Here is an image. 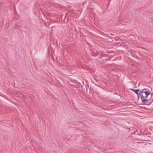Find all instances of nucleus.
<instances>
[{"label":"nucleus","instance_id":"nucleus-1","mask_svg":"<svg viewBox=\"0 0 153 153\" xmlns=\"http://www.w3.org/2000/svg\"><path fill=\"white\" fill-rule=\"evenodd\" d=\"M139 92L141 95V99L143 104H146L150 102L148 105H150L153 102V93H151L149 89L147 88L142 89Z\"/></svg>","mask_w":153,"mask_h":153},{"label":"nucleus","instance_id":"nucleus-2","mask_svg":"<svg viewBox=\"0 0 153 153\" xmlns=\"http://www.w3.org/2000/svg\"><path fill=\"white\" fill-rule=\"evenodd\" d=\"M130 90H132L134 91L137 94H138L139 93V91L140 90V89H134L132 88H130Z\"/></svg>","mask_w":153,"mask_h":153},{"label":"nucleus","instance_id":"nucleus-3","mask_svg":"<svg viewBox=\"0 0 153 153\" xmlns=\"http://www.w3.org/2000/svg\"><path fill=\"white\" fill-rule=\"evenodd\" d=\"M137 99L138 100H140V97H141V94L139 92V93L138 94H137Z\"/></svg>","mask_w":153,"mask_h":153},{"label":"nucleus","instance_id":"nucleus-4","mask_svg":"<svg viewBox=\"0 0 153 153\" xmlns=\"http://www.w3.org/2000/svg\"><path fill=\"white\" fill-rule=\"evenodd\" d=\"M150 19H151V21H150V22H151L152 24L153 25V17L151 18Z\"/></svg>","mask_w":153,"mask_h":153},{"label":"nucleus","instance_id":"nucleus-5","mask_svg":"<svg viewBox=\"0 0 153 153\" xmlns=\"http://www.w3.org/2000/svg\"><path fill=\"white\" fill-rule=\"evenodd\" d=\"M97 55H94V56H94V57H96V56H97Z\"/></svg>","mask_w":153,"mask_h":153},{"label":"nucleus","instance_id":"nucleus-6","mask_svg":"<svg viewBox=\"0 0 153 153\" xmlns=\"http://www.w3.org/2000/svg\"><path fill=\"white\" fill-rule=\"evenodd\" d=\"M48 53H49V54H50V52L49 51L48 52Z\"/></svg>","mask_w":153,"mask_h":153},{"label":"nucleus","instance_id":"nucleus-7","mask_svg":"<svg viewBox=\"0 0 153 153\" xmlns=\"http://www.w3.org/2000/svg\"><path fill=\"white\" fill-rule=\"evenodd\" d=\"M57 59V56L56 57V59Z\"/></svg>","mask_w":153,"mask_h":153},{"label":"nucleus","instance_id":"nucleus-8","mask_svg":"<svg viewBox=\"0 0 153 153\" xmlns=\"http://www.w3.org/2000/svg\"><path fill=\"white\" fill-rule=\"evenodd\" d=\"M94 84H95V85H97V83H94Z\"/></svg>","mask_w":153,"mask_h":153},{"label":"nucleus","instance_id":"nucleus-9","mask_svg":"<svg viewBox=\"0 0 153 153\" xmlns=\"http://www.w3.org/2000/svg\"><path fill=\"white\" fill-rule=\"evenodd\" d=\"M140 85V84H139L138 85V86H139Z\"/></svg>","mask_w":153,"mask_h":153},{"label":"nucleus","instance_id":"nucleus-10","mask_svg":"<svg viewBox=\"0 0 153 153\" xmlns=\"http://www.w3.org/2000/svg\"><path fill=\"white\" fill-rule=\"evenodd\" d=\"M58 6L59 5V4H58ZM59 8V7H58V8Z\"/></svg>","mask_w":153,"mask_h":153},{"label":"nucleus","instance_id":"nucleus-11","mask_svg":"<svg viewBox=\"0 0 153 153\" xmlns=\"http://www.w3.org/2000/svg\"><path fill=\"white\" fill-rule=\"evenodd\" d=\"M58 84H59V82L58 81Z\"/></svg>","mask_w":153,"mask_h":153},{"label":"nucleus","instance_id":"nucleus-12","mask_svg":"<svg viewBox=\"0 0 153 153\" xmlns=\"http://www.w3.org/2000/svg\"><path fill=\"white\" fill-rule=\"evenodd\" d=\"M109 4H110V3H108V5H109Z\"/></svg>","mask_w":153,"mask_h":153}]
</instances>
